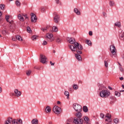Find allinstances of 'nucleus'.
<instances>
[{"label":"nucleus","mask_w":124,"mask_h":124,"mask_svg":"<svg viewBox=\"0 0 124 124\" xmlns=\"http://www.w3.org/2000/svg\"><path fill=\"white\" fill-rule=\"evenodd\" d=\"M122 88H123V89H124V85H122Z\"/></svg>","instance_id":"052dcab7"},{"label":"nucleus","mask_w":124,"mask_h":124,"mask_svg":"<svg viewBox=\"0 0 124 124\" xmlns=\"http://www.w3.org/2000/svg\"><path fill=\"white\" fill-rule=\"evenodd\" d=\"M56 42L60 44V43H62V38L60 36H57L56 37Z\"/></svg>","instance_id":"f3484780"},{"label":"nucleus","mask_w":124,"mask_h":124,"mask_svg":"<svg viewBox=\"0 0 124 124\" xmlns=\"http://www.w3.org/2000/svg\"><path fill=\"white\" fill-rule=\"evenodd\" d=\"M89 35L92 36V35H93V32L92 31H89Z\"/></svg>","instance_id":"a18cd8bd"},{"label":"nucleus","mask_w":124,"mask_h":124,"mask_svg":"<svg viewBox=\"0 0 124 124\" xmlns=\"http://www.w3.org/2000/svg\"><path fill=\"white\" fill-rule=\"evenodd\" d=\"M98 87L99 88V95L101 97H108L110 95V92L106 90V87L104 85L98 83Z\"/></svg>","instance_id":"f03ea898"},{"label":"nucleus","mask_w":124,"mask_h":124,"mask_svg":"<svg viewBox=\"0 0 124 124\" xmlns=\"http://www.w3.org/2000/svg\"><path fill=\"white\" fill-rule=\"evenodd\" d=\"M83 110L84 112H85V113H87V112H88V107H87L86 106H84L83 107Z\"/></svg>","instance_id":"c756f323"},{"label":"nucleus","mask_w":124,"mask_h":124,"mask_svg":"<svg viewBox=\"0 0 124 124\" xmlns=\"http://www.w3.org/2000/svg\"><path fill=\"white\" fill-rule=\"evenodd\" d=\"M85 42L86 44L89 45V46H91V45H92V42L89 40H86Z\"/></svg>","instance_id":"c85d7f7f"},{"label":"nucleus","mask_w":124,"mask_h":124,"mask_svg":"<svg viewBox=\"0 0 124 124\" xmlns=\"http://www.w3.org/2000/svg\"><path fill=\"white\" fill-rule=\"evenodd\" d=\"M54 17L53 18L54 22L55 23H59V19H60V16L57 13H54Z\"/></svg>","instance_id":"ddd939ff"},{"label":"nucleus","mask_w":124,"mask_h":124,"mask_svg":"<svg viewBox=\"0 0 124 124\" xmlns=\"http://www.w3.org/2000/svg\"><path fill=\"white\" fill-rule=\"evenodd\" d=\"M64 94L67 97V98H68V97H69V92H68L67 91H65Z\"/></svg>","instance_id":"7c9ffc66"},{"label":"nucleus","mask_w":124,"mask_h":124,"mask_svg":"<svg viewBox=\"0 0 124 124\" xmlns=\"http://www.w3.org/2000/svg\"><path fill=\"white\" fill-rule=\"evenodd\" d=\"M115 95L116 96H121V93L118 92H115Z\"/></svg>","instance_id":"4c0bfd02"},{"label":"nucleus","mask_w":124,"mask_h":124,"mask_svg":"<svg viewBox=\"0 0 124 124\" xmlns=\"http://www.w3.org/2000/svg\"><path fill=\"white\" fill-rule=\"evenodd\" d=\"M12 40H13V41H15L16 39H15V38H13L12 39Z\"/></svg>","instance_id":"4d7b16f0"},{"label":"nucleus","mask_w":124,"mask_h":124,"mask_svg":"<svg viewBox=\"0 0 124 124\" xmlns=\"http://www.w3.org/2000/svg\"><path fill=\"white\" fill-rule=\"evenodd\" d=\"M2 33L4 35H6V33H7V31H6V30H3L2 31Z\"/></svg>","instance_id":"ea45409f"},{"label":"nucleus","mask_w":124,"mask_h":124,"mask_svg":"<svg viewBox=\"0 0 124 124\" xmlns=\"http://www.w3.org/2000/svg\"><path fill=\"white\" fill-rule=\"evenodd\" d=\"M31 22H33V23H35L37 20V18L36 17V16L33 13H31Z\"/></svg>","instance_id":"f8f14e48"},{"label":"nucleus","mask_w":124,"mask_h":124,"mask_svg":"<svg viewBox=\"0 0 124 124\" xmlns=\"http://www.w3.org/2000/svg\"><path fill=\"white\" fill-rule=\"evenodd\" d=\"M106 118H107L108 120H110L111 119V114H107L106 115Z\"/></svg>","instance_id":"473e14b6"},{"label":"nucleus","mask_w":124,"mask_h":124,"mask_svg":"<svg viewBox=\"0 0 124 124\" xmlns=\"http://www.w3.org/2000/svg\"><path fill=\"white\" fill-rule=\"evenodd\" d=\"M103 15L104 17H106V16H107L106 13H105L104 12L103 13Z\"/></svg>","instance_id":"de8ad7c7"},{"label":"nucleus","mask_w":124,"mask_h":124,"mask_svg":"<svg viewBox=\"0 0 124 124\" xmlns=\"http://www.w3.org/2000/svg\"><path fill=\"white\" fill-rule=\"evenodd\" d=\"M114 26H115V27H118V28H121V27H122L121 22L120 21L116 22L114 24Z\"/></svg>","instance_id":"4be33fe9"},{"label":"nucleus","mask_w":124,"mask_h":124,"mask_svg":"<svg viewBox=\"0 0 124 124\" xmlns=\"http://www.w3.org/2000/svg\"><path fill=\"white\" fill-rule=\"evenodd\" d=\"M55 1L57 4H59V3H61V1L60 0H55Z\"/></svg>","instance_id":"37998d69"},{"label":"nucleus","mask_w":124,"mask_h":124,"mask_svg":"<svg viewBox=\"0 0 124 124\" xmlns=\"http://www.w3.org/2000/svg\"><path fill=\"white\" fill-rule=\"evenodd\" d=\"M48 124H53V123H52V122L49 121V122H48Z\"/></svg>","instance_id":"13d9d810"},{"label":"nucleus","mask_w":124,"mask_h":124,"mask_svg":"<svg viewBox=\"0 0 124 124\" xmlns=\"http://www.w3.org/2000/svg\"><path fill=\"white\" fill-rule=\"evenodd\" d=\"M46 113H50L51 112V108L49 106H47L46 108Z\"/></svg>","instance_id":"412c9836"},{"label":"nucleus","mask_w":124,"mask_h":124,"mask_svg":"<svg viewBox=\"0 0 124 124\" xmlns=\"http://www.w3.org/2000/svg\"><path fill=\"white\" fill-rule=\"evenodd\" d=\"M68 42L70 44L69 46L72 52H76V49H78V50H83V46L78 43L75 42V39L74 38H68L67 39Z\"/></svg>","instance_id":"f257e3e1"},{"label":"nucleus","mask_w":124,"mask_h":124,"mask_svg":"<svg viewBox=\"0 0 124 124\" xmlns=\"http://www.w3.org/2000/svg\"><path fill=\"white\" fill-rule=\"evenodd\" d=\"M53 35L52 33H47L46 35V39H48V41L49 42H52V41H53L54 39H52V37H53Z\"/></svg>","instance_id":"9d476101"},{"label":"nucleus","mask_w":124,"mask_h":124,"mask_svg":"<svg viewBox=\"0 0 124 124\" xmlns=\"http://www.w3.org/2000/svg\"><path fill=\"white\" fill-rule=\"evenodd\" d=\"M23 121L21 120L12 119V118H8L5 122V124H22Z\"/></svg>","instance_id":"7ed1b4c3"},{"label":"nucleus","mask_w":124,"mask_h":124,"mask_svg":"<svg viewBox=\"0 0 124 124\" xmlns=\"http://www.w3.org/2000/svg\"><path fill=\"white\" fill-rule=\"evenodd\" d=\"M120 39L122 40H124V32L122 31L121 33L120 34Z\"/></svg>","instance_id":"6ab92c4d"},{"label":"nucleus","mask_w":124,"mask_h":124,"mask_svg":"<svg viewBox=\"0 0 124 124\" xmlns=\"http://www.w3.org/2000/svg\"><path fill=\"white\" fill-rule=\"evenodd\" d=\"M10 0V1H12V0Z\"/></svg>","instance_id":"0e129e2a"},{"label":"nucleus","mask_w":124,"mask_h":124,"mask_svg":"<svg viewBox=\"0 0 124 124\" xmlns=\"http://www.w3.org/2000/svg\"><path fill=\"white\" fill-rule=\"evenodd\" d=\"M43 45H47V42H46V41H43Z\"/></svg>","instance_id":"c03bdc74"},{"label":"nucleus","mask_w":124,"mask_h":124,"mask_svg":"<svg viewBox=\"0 0 124 124\" xmlns=\"http://www.w3.org/2000/svg\"><path fill=\"white\" fill-rule=\"evenodd\" d=\"M57 104H61V101H57Z\"/></svg>","instance_id":"5fc2aeb1"},{"label":"nucleus","mask_w":124,"mask_h":124,"mask_svg":"<svg viewBox=\"0 0 124 124\" xmlns=\"http://www.w3.org/2000/svg\"><path fill=\"white\" fill-rule=\"evenodd\" d=\"M32 40L34 41L36 39H37V37L36 35L32 36L31 37Z\"/></svg>","instance_id":"e433bc0d"},{"label":"nucleus","mask_w":124,"mask_h":124,"mask_svg":"<svg viewBox=\"0 0 124 124\" xmlns=\"http://www.w3.org/2000/svg\"><path fill=\"white\" fill-rule=\"evenodd\" d=\"M76 51H77V54H78V55L79 54H82V51L81 50L76 49Z\"/></svg>","instance_id":"79ce46f5"},{"label":"nucleus","mask_w":124,"mask_h":124,"mask_svg":"<svg viewBox=\"0 0 124 124\" xmlns=\"http://www.w3.org/2000/svg\"><path fill=\"white\" fill-rule=\"evenodd\" d=\"M100 117L102 119H104V114H103V113H101L100 114Z\"/></svg>","instance_id":"a19ab883"},{"label":"nucleus","mask_w":124,"mask_h":124,"mask_svg":"<svg viewBox=\"0 0 124 124\" xmlns=\"http://www.w3.org/2000/svg\"><path fill=\"white\" fill-rule=\"evenodd\" d=\"M73 88L74 90H75V91H77V89L79 88V87H78V85H77V84H74L73 85Z\"/></svg>","instance_id":"bb28decb"},{"label":"nucleus","mask_w":124,"mask_h":124,"mask_svg":"<svg viewBox=\"0 0 124 124\" xmlns=\"http://www.w3.org/2000/svg\"><path fill=\"white\" fill-rule=\"evenodd\" d=\"M31 74V71L30 70L26 71V75H27V76H30Z\"/></svg>","instance_id":"cd10ccee"},{"label":"nucleus","mask_w":124,"mask_h":124,"mask_svg":"<svg viewBox=\"0 0 124 124\" xmlns=\"http://www.w3.org/2000/svg\"><path fill=\"white\" fill-rule=\"evenodd\" d=\"M83 122H84L83 119L75 118L74 119V123L76 124H83Z\"/></svg>","instance_id":"1a4fd4ad"},{"label":"nucleus","mask_w":124,"mask_h":124,"mask_svg":"<svg viewBox=\"0 0 124 124\" xmlns=\"http://www.w3.org/2000/svg\"><path fill=\"white\" fill-rule=\"evenodd\" d=\"M27 31L29 33H31V28H30V27H28L27 28Z\"/></svg>","instance_id":"f704fd0d"},{"label":"nucleus","mask_w":124,"mask_h":124,"mask_svg":"<svg viewBox=\"0 0 124 124\" xmlns=\"http://www.w3.org/2000/svg\"><path fill=\"white\" fill-rule=\"evenodd\" d=\"M0 37H1V35L0 34Z\"/></svg>","instance_id":"69168bd1"},{"label":"nucleus","mask_w":124,"mask_h":124,"mask_svg":"<svg viewBox=\"0 0 124 124\" xmlns=\"http://www.w3.org/2000/svg\"><path fill=\"white\" fill-rule=\"evenodd\" d=\"M5 19L7 21V22H8L10 24V30L13 32L14 31V30H15V24H14V21L12 20H9V16L6 15L5 16Z\"/></svg>","instance_id":"20e7f679"},{"label":"nucleus","mask_w":124,"mask_h":124,"mask_svg":"<svg viewBox=\"0 0 124 124\" xmlns=\"http://www.w3.org/2000/svg\"><path fill=\"white\" fill-rule=\"evenodd\" d=\"M23 16H24V14H19L18 15V18L19 20H20V21H21V22H24V21H25V19L24 18Z\"/></svg>","instance_id":"4468645a"},{"label":"nucleus","mask_w":124,"mask_h":124,"mask_svg":"<svg viewBox=\"0 0 124 124\" xmlns=\"http://www.w3.org/2000/svg\"><path fill=\"white\" fill-rule=\"evenodd\" d=\"M53 111L54 113H55V114H59L60 113H61V111H62V109L61 108L59 107L58 106H55L53 107Z\"/></svg>","instance_id":"0eeeda50"},{"label":"nucleus","mask_w":124,"mask_h":124,"mask_svg":"<svg viewBox=\"0 0 124 124\" xmlns=\"http://www.w3.org/2000/svg\"><path fill=\"white\" fill-rule=\"evenodd\" d=\"M4 7H5V5H3V4L0 5V9H1V10H3V9H4Z\"/></svg>","instance_id":"2f4dec72"},{"label":"nucleus","mask_w":124,"mask_h":124,"mask_svg":"<svg viewBox=\"0 0 124 124\" xmlns=\"http://www.w3.org/2000/svg\"><path fill=\"white\" fill-rule=\"evenodd\" d=\"M1 15H2V13L1 11H0V17H1ZM1 20V18H0V21Z\"/></svg>","instance_id":"09e8293b"},{"label":"nucleus","mask_w":124,"mask_h":124,"mask_svg":"<svg viewBox=\"0 0 124 124\" xmlns=\"http://www.w3.org/2000/svg\"><path fill=\"white\" fill-rule=\"evenodd\" d=\"M110 49L112 55H113V56L116 55V47H115V46L111 45L110 46Z\"/></svg>","instance_id":"9b49d317"},{"label":"nucleus","mask_w":124,"mask_h":124,"mask_svg":"<svg viewBox=\"0 0 124 124\" xmlns=\"http://www.w3.org/2000/svg\"><path fill=\"white\" fill-rule=\"evenodd\" d=\"M58 27H57V26H53L52 27V31H54L55 32H57V31H58Z\"/></svg>","instance_id":"b1692460"},{"label":"nucleus","mask_w":124,"mask_h":124,"mask_svg":"<svg viewBox=\"0 0 124 124\" xmlns=\"http://www.w3.org/2000/svg\"><path fill=\"white\" fill-rule=\"evenodd\" d=\"M47 27H46V28H44L45 31H47Z\"/></svg>","instance_id":"6e6d98bb"},{"label":"nucleus","mask_w":124,"mask_h":124,"mask_svg":"<svg viewBox=\"0 0 124 124\" xmlns=\"http://www.w3.org/2000/svg\"><path fill=\"white\" fill-rule=\"evenodd\" d=\"M41 31H45V30L44 28H41Z\"/></svg>","instance_id":"603ef678"},{"label":"nucleus","mask_w":124,"mask_h":124,"mask_svg":"<svg viewBox=\"0 0 124 124\" xmlns=\"http://www.w3.org/2000/svg\"><path fill=\"white\" fill-rule=\"evenodd\" d=\"M108 89H109V90H112V88H111L110 87H108Z\"/></svg>","instance_id":"bf43d9fd"},{"label":"nucleus","mask_w":124,"mask_h":124,"mask_svg":"<svg viewBox=\"0 0 124 124\" xmlns=\"http://www.w3.org/2000/svg\"><path fill=\"white\" fill-rule=\"evenodd\" d=\"M23 16L25 17V19H28V16H27V15H24Z\"/></svg>","instance_id":"3c124183"},{"label":"nucleus","mask_w":124,"mask_h":124,"mask_svg":"<svg viewBox=\"0 0 124 124\" xmlns=\"http://www.w3.org/2000/svg\"><path fill=\"white\" fill-rule=\"evenodd\" d=\"M16 38L19 41H22V40H23V39H22V37L19 35H16Z\"/></svg>","instance_id":"5701e85b"},{"label":"nucleus","mask_w":124,"mask_h":124,"mask_svg":"<svg viewBox=\"0 0 124 124\" xmlns=\"http://www.w3.org/2000/svg\"><path fill=\"white\" fill-rule=\"evenodd\" d=\"M76 117L77 119H82V113L80 112H77L76 114Z\"/></svg>","instance_id":"dca6fc26"},{"label":"nucleus","mask_w":124,"mask_h":124,"mask_svg":"<svg viewBox=\"0 0 124 124\" xmlns=\"http://www.w3.org/2000/svg\"><path fill=\"white\" fill-rule=\"evenodd\" d=\"M53 53H56V51H55V50H53Z\"/></svg>","instance_id":"e2e57ef3"},{"label":"nucleus","mask_w":124,"mask_h":124,"mask_svg":"<svg viewBox=\"0 0 124 124\" xmlns=\"http://www.w3.org/2000/svg\"><path fill=\"white\" fill-rule=\"evenodd\" d=\"M75 57H76L77 60H78V61H82V58L81 57V55H80V54H76Z\"/></svg>","instance_id":"a211bd4d"},{"label":"nucleus","mask_w":124,"mask_h":124,"mask_svg":"<svg viewBox=\"0 0 124 124\" xmlns=\"http://www.w3.org/2000/svg\"><path fill=\"white\" fill-rule=\"evenodd\" d=\"M73 107L77 112H81L82 111V106L78 104H74Z\"/></svg>","instance_id":"39448f33"},{"label":"nucleus","mask_w":124,"mask_h":124,"mask_svg":"<svg viewBox=\"0 0 124 124\" xmlns=\"http://www.w3.org/2000/svg\"><path fill=\"white\" fill-rule=\"evenodd\" d=\"M84 120L86 124H90L89 123V118L87 116H85L84 117Z\"/></svg>","instance_id":"aec40b11"},{"label":"nucleus","mask_w":124,"mask_h":124,"mask_svg":"<svg viewBox=\"0 0 124 124\" xmlns=\"http://www.w3.org/2000/svg\"><path fill=\"white\" fill-rule=\"evenodd\" d=\"M47 57L45 56L44 55H40V62L42 63H46L47 62Z\"/></svg>","instance_id":"6e6552de"},{"label":"nucleus","mask_w":124,"mask_h":124,"mask_svg":"<svg viewBox=\"0 0 124 124\" xmlns=\"http://www.w3.org/2000/svg\"><path fill=\"white\" fill-rule=\"evenodd\" d=\"M16 6H20L21 3L20 2V1H19V0H16Z\"/></svg>","instance_id":"72a5a7b5"},{"label":"nucleus","mask_w":124,"mask_h":124,"mask_svg":"<svg viewBox=\"0 0 124 124\" xmlns=\"http://www.w3.org/2000/svg\"><path fill=\"white\" fill-rule=\"evenodd\" d=\"M109 4L110 6L113 7V6L115 5V1L110 0Z\"/></svg>","instance_id":"393cba45"},{"label":"nucleus","mask_w":124,"mask_h":124,"mask_svg":"<svg viewBox=\"0 0 124 124\" xmlns=\"http://www.w3.org/2000/svg\"><path fill=\"white\" fill-rule=\"evenodd\" d=\"M14 93H12V95L16 96V97H20L22 95V92L19 91L18 89H15L14 91Z\"/></svg>","instance_id":"423d86ee"},{"label":"nucleus","mask_w":124,"mask_h":124,"mask_svg":"<svg viewBox=\"0 0 124 124\" xmlns=\"http://www.w3.org/2000/svg\"><path fill=\"white\" fill-rule=\"evenodd\" d=\"M2 91V90L1 89V87L0 86V93H1Z\"/></svg>","instance_id":"864d4df0"},{"label":"nucleus","mask_w":124,"mask_h":124,"mask_svg":"<svg viewBox=\"0 0 124 124\" xmlns=\"http://www.w3.org/2000/svg\"><path fill=\"white\" fill-rule=\"evenodd\" d=\"M50 64H51V65H54L55 63H53L51 61H50Z\"/></svg>","instance_id":"49530a36"},{"label":"nucleus","mask_w":124,"mask_h":124,"mask_svg":"<svg viewBox=\"0 0 124 124\" xmlns=\"http://www.w3.org/2000/svg\"><path fill=\"white\" fill-rule=\"evenodd\" d=\"M114 123H115V124H119V119H115L114 120Z\"/></svg>","instance_id":"58836bf2"},{"label":"nucleus","mask_w":124,"mask_h":124,"mask_svg":"<svg viewBox=\"0 0 124 124\" xmlns=\"http://www.w3.org/2000/svg\"><path fill=\"white\" fill-rule=\"evenodd\" d=\"M106 122H108V119H106Z\"/></svg>","instance_id":"680f3d73"},{"label":"nucleus","mask_w":124,"mask_h":124,"mask_svg":"<svg viewBox=\"0 0 124 124\" xmlns=\"http://www.w3.org/2000/svg\"><path fill=\"white\" fill-rule=\"evenodd\" d=\"M105 62V66L106 67H108V60H105L104 61Z\"/></svg>","instance_id":"c9c22d12"},{"label":"nucleus","mask_w":124,"mask_h":124,"mask_svg":"<svg viewBox=\"0 0 124 124\" xmlns=\"http://www.w3.org/2000/svg\"><path fill=\"white\" fill-rule=\"evenodd\" d=\"M74 12H75L76 14H77V15H78V16L81 15V12L77 8H75L74 9Z\"/></svg>","instance_id":"2eb2a0df"},{"label":"nucleus","mask_w":124,"mask_h":124,"mask_svg":"<svg viewBox=\"0 0 124 124\" xmlns=\"http://www.w3.org/2000/svg\"><path fill=\"white\" fill-rule=\"evenodd\" d=\"M120 80H121V81H123V80H124V78L123 77H121V78H120Z\"/></svg>","instance_id":"8fccbe9b"},{"label":"nucleus","mask_w":124,"mask_h":124,"mask_svg":"<svg viewBox=\"0 0 124 124\" xmlns=\"http://www.w3.org/2000/svg\"><path fill=\"white\" fill-rule=\"evenodd\" d=\"M39 9L42 13H44V12H45V10H46V8L45 7H41Z\"/></svg>","instance_id":"a878e982"}]
</instances>
